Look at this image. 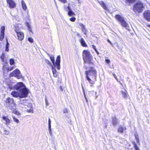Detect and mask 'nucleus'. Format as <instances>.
Masks as SVG:
<instances>
[{
  "instance_id": "obj_10",
  "label": "nucleus",
  "mask_w": 150,
  "mask_h": 150,
  "mask_svg": "<svg viewBox=\"0 0 150 150\" xmlns=\"http://www.w3.org/2000/svg\"><path fill=\"white\" fill-rule=\"evenodd\" d=\"M0 33V40L2 41L3 40L4 36V31L5 27L4 26L1 27Z\"/></svg>"
},
{
  "instance_id": "obj_17",
  "label": "nucleus",
  "mask_w": 150,
  "mask_h": 150,
  "mask_svg": "<svg viewBox=\"0 0 150 150\" xmlns=\"http://www.w3.org/2000/svg\"><path fill=\"white\" fill-rule=\"evenodd\" d=\"M51 67L53 76L54 77H57V71L55 68L56 67H55L54 66H52V67Z\"/></svg>"
},
{
  "instance_id": "obj_35",
  "label": "nucleus",
  "mask_w": 150,
  "mask_h": 150,
  "mask_svg": "<svg viewBox=\"0 0 150 150\" xmlns=\"http://www.w3.org/2000/svg\"><path fill=\"white\" fill-rule=\"evenodd\" d=\"M26 101V100L25 99H24L23 100H20L19 102V103L22 104L23 103H25Z\"/></svg>"
},
{
  "instance_id": "obj_40",
  "label": "nucleus",
  "mask_w": 150,
  "mask_h": 150,
  "mask_svg": "<svg viewBox=\"0 0 150 150\" xmlns=\"http://www.w3.org/2000/svg\"><path fill=\"white\" fill-rule=\"evenodd\" d=\"M136 0H126L128 2L130 3H131L134 2Z\"/></svg>"
},
{
  "instance_id": "obj_50",
  "label": "nucleus",
  "mask_w": 150,
  "mask_h": 150,
  "mask_svg": "<svg viewBox=\"0 0 150 150\" xmlns=\"http://www.w3.org/2000/svg\"><path fill=\"white\" fill-rule=\"evenodd\" d=\"M107 41L108 42H109L111 44V45L113 46V45L112 44V43L109 40H108Z\"/></svg>"
},
{
  "instance_id": "obj_20",
  "label": "nucleus",
  "mask_w": 150,
  "mask_h": 150,
  "mask_svg": "<svg viewBox=\"0 0 150 150\" xmlns=\"http://www.w3.org/2000/svg\"><path fill=\"white\" fill-rule=\"evenodd\" d=\"M126 129L125 127L120 126L118 129V132L121 133H123L124 131Z\"/></svg>"
},
{
  "instance_id": "obj_49",
  "label": "nucleus",
  "mask_w": 150,
  "mask_h": 150,
  "mask_svg": "<svg viewBox=\"0 0 150 150\" xmlns=\"http://www.w3.org/2000/svg\"><path fill=\"white\" fill-rule=\"evenodd\" d=\"M13 67H11L10 68H8V70L10 71L13 70Z\"/></svg>"
},
{
  "instance_id": "obj_7",
  "label": "nucleus",
  "mask_w": 150,
  "mask_h": 150,
  "mask_svg": "<svg viewBox=\"0 0 150 150\" xmlns=\"http://www.w3.org/2000/svg\"><path fill=\"white\" fill-rule=\"evenodd\" d=\"M11 94L13 97L16 98L19 97L20 98H25L27 96L25 94H22L21 91L19 92V91L18 92L15 91H12L11 93Z\"/></svg>"
},
{
  "instance_id": "obj_12",
  "label": "nucleus",
  "mask_w": 150,
  "mask_h": 150,
  "mask_svg": "<svg viewBox=\"0 0 150 150\" xmlns=\"http://www.w3.org/2000/svg\"><path fill=\"white\" fill-rule=\"evenodd\" d=\"M3 121L2 122L5 124L7 126H8L11 122V120L9 119L6 117L4 116L2 117Z\"/></svg>"
},
{
  "instance_id": "obj_34",
  "label": "nucleus",
  "mask_w": 150,
  "mask_h": 150,
  "mask_svg": "<svg viewBox=\"0 0 150 150\" xmlns=\"http://www.w3.org/2000/svg\"><path fill=\"white\" fill-rule=\"evenodd\" d=\"M27 112H32L33 113V109L32 107H31L30 109H27Z\"/></svg>"
},
{
  "instance_id": "obj_18",
  "label": "nucleus",
  "mask_w": 150,
  "mask_h": 150,
  "mask_svg": "<svg viewBox=\"0 0 150 150\" xmlns=\"http://www.w3.org/2000/svg\"><path fill=\"white\" fill-rule=\"evenodd\" d=\"M79 25L81 28V30L85 34H86V30L85 28L84 25L82 23H79Z\"/></svg>"
},
{
  "instance_id": "obj_24",
  "label": "nucleus",
  "mask_w": 150,
  "mask_h": 150,
  "mask_svg": "<svg viewBox=\"0 0 150 150\" xmlns=\"http://www.w3.org/2000/svg\"><path fill=\"white\" fill-rule=\"evenodd\" d=\"M132 144L134 146V147L135 150H139V148L137 146L135 142H132Z\"/></svg>"
},
{
  "instance_id": "obj_33",
  "label": "nucleus",
  "mask_w": 150,
  "mask_h": 150,
  "mask_svg": "<svg viewBox=\"0 0 150 150\" xmlns=\"http://www.w3.org/2000/svg\"><path fill=\"white\" fill-rule=\"evenodd\" d=\"M9 134V132L6 129H4V134L5 135H8Z\"/></svg>"
},
{
  "instance_id": "obj_23",
  "label": "nucleus",
  "mask_w": 150,
  "mask_h": 150,
  "mask_svg": "<svg viewBox=\"0 0 150 150\" xmlns=\"http://www.w3.org/2000/svg\"><path fill=\"white\" fill-rule=\"evenodd\" d=\"M100 4L101 5V6L104 9L107 10L108 9V8L106 6V5L104 3V2L103 1H101L100 3Z\"/></svg>"
},
{
  "instance_id": "obj_51",
  "label": "nucleus",
  "mask_w": 150,
  "mask_h": 150,
  "mask_svg": "<svg viewBox=\"0 0 150 150\" xmlns=\"http://www.w3.org/2000/svg\"><path fill=\"white\" fill-rule=\"evenodd\" d=\"M105 60H106V62H107L108 63H109L110 62V60L108 59H106Z\"/></svg>"
},
{
  "instance_id": "obj_22",
  "label": "nucleus",
  "mask_w": 150,
  "mask_h": 150,
  "mask_svg": "<svg viewBox=\"0 0 150 150\" xmlns=\"http://www.w3.org/2000/svg\"><path fill=\"white\" fill-rule=\"evenodd\" d=\"M80 42L81 45L83 46L84 47H86V46H87V45L85 42V41L83 39V38H82L80 39Z\"/></svg>"
},
{
  "instance_id": "obj_16",
  "label": "nucleus",
  "mask_w": 150,
  "mask_h": 150,
  "mask_svg": "<svg viewBox=\"0 0 150 150\" xmlns=\"http://www.w3.org/2000/svg\"><path fill=\"white\" fill-rule=\"evenodd\" d=\"M115 18L116 20L119 21L120 23L124 20V18L119 15H116Z\"/></svg>"
},
{
  "instance_id": "obj_1",
  "label": "nucleus",
  "mask_w": 150,
  "mask_h": 150,
  "mask_svg": "<svg viewBox=\"0 0 150 150\" xmlns=\"http://www.w3.org/2000/svg\"><path fill=\"white\" fill-rule=\"evenodd\" d=\"M88 71H85L86 77L90 83L93 84L96 80L97 71L93 67H90Z\"/></svg>"
},
{
  "instance_id": "obj_46",
  "label": "nucleus",
  "mask_w": 150,
  "mask_h": 150,
  "mask_svg": "<svg viewBox=\"0 0 150 150\" xmlns=\"http://www.w3.org/2000/svg\"><path fill=\"white\" fill-rule=\"evenodd\" d=\"M113 74V76H114V77L117 80V76H116V75L115 74Z\"/></svg>"
},
{
  "instance_id": "obj_25",
  "label": "nucleus",
  "mask_w": 150,
  "mask_h": 150,
  "mask_svg": "<svg viewBox=\"0 0 150 150\" xmlns=\"http://www.w3.org/2000/svg\"><path fill=\"white\" fill-rule=\"evenodd\" d=\"M127 91L126 90H125V91H121V93L122 94V96L124 98H126L127 97Z\"/></svg>"
},
{
  "instance_id": "obj_37",
  "label": "nucleus",
  "mask_w": 150,
  "mask_h": 150,
  "mask_svg": "<svg viewBox=\"0 0 150 150\" xmlns=\"http://www.w3.org/2000/svg\"><path fill=\"white\" fill-rule=\"evenodd\" d=\"M28 40L31 43H33V39L31 38H28Z\"/></svg>"
},
{
  "instance_id": "obj_3",
  "label": "nucleus",
  "mask_w": 150,
  "mask_h": 150,
  "mask_svg": "<svg viewBox=\"0 0 150 150\" xmlns=\"http://www.w3.org/2000/svg\"><path fill=\"white\" fill-rule=\"evenodd\" d=\"M83 57L85 63H88L89 64H93L92 62L93 56L89 51L87 50H84L83 52Z\"/></svg>"
},
{
  "instance_id": "obj_56",
  "label": "nucleus",
  "mask_w": 150,
  "mask_h": 150,
  "mask_svg": "<svg viewBox=\"0 0 150 150\" xmlns=\"http://www.w3.org/2000/svg\"><path fill=\"white\" fill-rule=\"evenodd\" d=\"M78 1H80V0H78Z\"/></svg>"
},
{
  "instance_id": "obj_32",
  "label": "nucleus",
  "mask_w": 150,
  "mask_h": 150,
  "mask_svg": "<svg viewBox=\"0 0 150 150\" xmlns=\"http://www.w3.org/2000/svg\"><path fill=\"white\" fill-rule=\"evenodd\" d=\"M8 88L9 89H10L11 90H15V88H14V86H12V85L11 84H9L8 85Z\"/></svg>"
},
{
  "instance_id": "obj_28",
  "label": "nucleus",
  "mask_w": 150,
  "mask_h": 150,
  "mask_svg": "<svg viewBox=\"0 0 150 150\" xmlns=\"http://www.w3.org/2000/svg\"><path fill=\"white\" fill-rule=\"evenodd\" d=\"M114 45L115 46L117 47L120 50H122V48L119 46V45L118 43L117 42H116L115 43Z\"/></svg>"
},
{
  "instance_id": "obj_41",
  "label": "nucleus",
  "mask_w": 150,
  "mask_h": 150,
  "mask_svg": "<svg viewBox=\"0 0 150 150\" xmlns=\"http://www.w3.org/2000/svg\"><path fill=\"white\" fill-rule=\"evenodd\" d=\"M51 121L50 120V118H49V119H48V127H51Z\"/></svg>"
},
{
  "instance_id": "obj_29",
  "label": "nucleus",
  "mask_w": 150,
  "mask_h": 150,
  "mask_svg": "<svg viewBox=\"0 0 150 150\" xmlns=\"http://www.w3.org/2000/svg\"><path fill=\"white\" fill-rule=\"evenodd\" d=\"M135 138L137 141V144H139V138L137 134H135Z\"/></svg>"
},
{
  "instance_id": "obj_48",
  "label": "nucleus",
  "mask_w": 150,
  "mask_h": 150,
  "mask_svg": "<svg viewBox=\"0 0 150 150\" xmlns=\"http://www.w3.org/2000/svg\"><path fill=\"white\" fill-rule=\"evenodd\" d=\"M59 88L60 90L61 91H63V88H62V86H59Z\"/></svg>"
},
{
  "instance_id": "obj_9",
  "label": "nucleus",
  "mask_w": 150,
  "mask_h": 150,
  "mask_svg": "<svg viewBox=\"0 0 150 150\" xmlns=\"http://www.w3.org/2000/svg\"><path fill=\"white\" fill-rule=\"evenodd\" d=\"M143 15L144 18L147 21H150V11L149 10L145 11Z\"/></svg>"
},
{
  "instance_id": "obj_27",
  "label": "nucleus",
  "mask_w": 150,
  "mask_h": 150,
  "mask_svg": "<svg viewBox=\"0 0 150 150\" xmlns=\"http://www.w3.org/2000/svg\"><path fill=\"white\" fill-rule=\"evenodd\" d=\"M12 117L14 122H16L17 124H18L19 123V121L17 118H16L13 115L12 116Z\"/></svg>"
},
{
  "instance_id": "obj_19",
  "label": "nucleus",
  "mask_w": 150,
  "mask_h": 150,
  "mask_svg": "<svg viewBox=\"0 0 150 150\" xmlns=\"http://www.w3.org/2000/svg\"><path fill=\"white\" fill-rule=\"evenodd\" d=\"M112 123L113 125L114 126H115L118 123V120L115 117L112 118Z\"/></svg>"
},
{
  "instance_id": "obj_45",
  "label": "nucleus",
  "mask_w": 150,
  "mask_h": 150,
  "mask_svg": "<svg viewBox=\"0 0 150 150\" xmlns=\"http://www.w3.org/2000/svg\"><path fill=\"white\" fill-rule=\"evenodd\" d=\"M45 101L46 105H48V103L47 102V98H46L45 99Z\"/></svg>"
},
{
  "instance_id": "obj_5",
  "label": "nucleus",
  "mask_w": 150,
  "mask_h": 150,
  "mask_svg": "<svg viewBox=\"0 0 150 150\" xmlns=\"http://www.w3.org/2000/svg\"><path fill=\"white\" fill-rule=\"evenodd\" d=\"M48 55L50 56V59L53 65L58 70H59L60 69V56L59 55L57 57L56 61L55 62L54 58L53 56H50L49 54Z\"/></svg>"
},
{
  "instance_id": "obj_26",
  "label": "nucleus",
  "mask_w": 150,
  "mask_h": 150,
  "mask_svg": "<svg viewBox=\"0 0 150 150\" xmlns=\"http://www.w3.org/2000/svg\"><path fill=\"white\" fill-rule=\"evenodd\" d=\"M6 42H6V46L5 50L6 51H9L8 48H9V44L8 43L7 39L6 40Z\"/></svg>"
},
{
  "instance_id": "obj_2",
  "label": "nucleus",
  "mask_w": 150,
  "mask_h": 150,
  "mask_svg": "<svg viewBox=\"0 0 150 150\" xmlns=\"http://www.w3.org/2000/svg\"><path fill=\"white\" fill-rule=\"evenodd\" d=\"M4 105L8 109L12 110L13 113L17 115L18 114V112L16 111L15 110L14 111V110L16 108V105L14 102L13 99L9 97L7 98L5 100Z\"/></svg>"
},
{
  "instance_id": "obj_15",
  "label": "nucleus",
  "mask_w": 150,
  "mask_h": 150,
  "mask_svg": "<svg viewBox=\"0 0 150 150\" xmlns=\"http://www.w3.org/2000/svg\"><path fill=\"white\" fill-rule=\"evenodd\" d=\"M15 32L17 33L18 38L20 40H22L24 38V34L23 33L21 32H18L15 30Z\"/></svg>"
},
{
  "instance_id": "obj_8",
  "label": "nucleus",
  "mask_w": 150,
  "mask_h": 150,
  "mask_svg": "<svg viewBox=\"0 0 150 150\" xmlns=\"http://www.w3.org/2000/svg\"><path fill=\"white\" fill-rule=\"evenodd\" d=\"M10 77L14 76L17 77L18 79H21L22 77V76L21 75L20 71L17 69L11 72L10 74Z\"/></svg>"
},
{
  "instance_id": "obj_55",
  "label": "nucleus",
  "mask_w": 150,
  "mask_h": 150,
  "mask_svg": "<svg viewBox=\"0 0 150 150\" xmlns=\"http://www.w3.org/2000/svg\"><path fill=\"white\" fill-rule=\"evenodd\" d=\"M78 3L80 5L81 4L80 1H78Z\"/></svg>"
},
{
  "instance_id": "obj_44",
  "label": "nucleus",
  "mask_w": 150,
  "mask_h": 150,
  "mask_svg": "<svg viewBox=\"0 0 150 150\" xmlns=\"http://www.w3.org/2000/svg\"><path fill=\"white\" fill-rule=\"evenodd\" d=\"M51 127H49V133H50V134L52 133V131H51Z\"/></svg>"
},
{
  "instance_id": "obj_54",
  "label": "nucleus",
  "mask_w": 150,
  "mask_h": 150,
  "mask_svg": "<svg viewBox=\"0 0 150 150\" xmlns=\"http://www.w3.org/2000/svg\"><path fill=\"white\" fill-rule=\"evenodd\" d=\"M148 27H150V25L148 24L147 25Z\"/></svg>"
},
{
  "instance_id": "obj_53",
  "label": "nucleus",
  "mask_w": 150,
  "mask_h": 150,
  "mask_svg": "<svg viewBox=\"0 0 150 150\" xmlns=\"http://www.w3.org/2000/svg\"><path fill=\"white\" fill-rule=\"evenodd\" d=\"M84 96H85V99H86V101L87 102L88 100H87V99L86 98V96H85V95H84Z\"/></svg>"
},
{
  "instance_id": "obj_31",
  "label": "nucleus",
  "mask_w": 150,
  "mask_h": 150,
  "mask_svg": "<svg viewBox=\"0 0 150 150\" xmlns=\"http://www.w3.org/2000/svg\"><path fill=\"white\" fill-rule=\"evenodd\" d=\"M45 62L48 64L49 65L51 66V67H52V66H53L51 62L48 60L47 59H45Z\"/></svg>"
},
{
  "instance_id": "obj_42",
  "label": "nucleus",
  "mask_w": 150,
  "mask_h": 150,
  "mask_svg": "<svg viewBox=\"0 0 150 150\" xmlns=\"http://www.w3.org/2000/svg\"><path fill=\"white\" fill-rule=\"evenodd\" d=\"M59 1L64 3H65L67 2V0H59Z\"/></svg>"
},
{
  "instance_id": "obj_43",
  "label": "nucleus",
  "mask_w": 150,
  "mask_h": 150,
  "mask_svg": "<svg viewBox=\"0 0 150 150\" xmlns=\"http://www.w3.org/2000/svg\"><path fill=\"white\" fill-rule=\"evenodd\" d=\"M63 112L64 113H67V109H65L63 110Z\"/></svg>"
},
{
  "instance_id": "obj_38",
  "label": "nucleus",
  "mask_w": 150,
  "mask_h": 150,
  "mask_svg": "<svg viewBox=\"0 0 150 150\" xmlns=\"http://www.w3.org/2000/svg\"><path fill=\"white\" fill-rule=\"evenodd\" d=\"M69 19L71 21L74 22L75 21L76 18L75 17H73L70 18Z\"/></svg>"
},
{
  "instance_id": "obj_39",
  "label": "nucleus",
  "mask_w": 150,
  "mask_h": 150,
  "mask_svg": "<svg viewBox=\"0 0 150 150\" xmlns=\"http://www.w3.org/2000/svg\"><path fill=\"white\" fill-rule=\"evenodd\" d=\"M4 54L3 53H2L0 56V58L1 59V61L3 62H4Z\"/></svg>"
},
{
  "instance_id": "obj_30",
  "label": "nucleus",
  "mask_w": 150,
  "mask_h": 150,
  "mask_svg": "<svg viewBox=\"0 0 150 150\" xmlns=\"http://www.w3.org/2000/svg\"><path fill=\"white\" fill-rule=\"evenodd\" d=\"M9 63L11 65L14 64L15 63L14 59H11L9 60Z\"/></svg>"
},
{
  "instance_id": "obj_14",
  "label": "nucleus",
  "mask_w": 150,
  "mask_h": 150,
  "mask_svg": "<svg viewBox=\"0 0 150 150\" xmlns=\"http://www.w3.org/2000/svg\"><path fill=\"white\" fill-rule=\"evenodd\" d=\"M67 11L68 12V14L69 16H71L73 15H75V14L72 10L69 5L67 6Z\"/></svg>"
},
{
  "instance_id": "obj_6",
  "label": "nucleus",
  "mask_w": 150,
  "mask_h": 150,
  "mask_svg": "<svg viewBox=\"0 0 150 150\" xmlns=\"http://www.w3.org/2000/svg\"><path fill=\"white\" fill-rule=\"evenodd\" d=\"M144 8V7L143 3L139 1L134 5L133 9L135 12L137 11L139 12H141Z\"/></svg>"
},
{
  "instance_id": "obj_36",
  "label": "nucleus",
  "mask_w": 150,
  "mask_h": 150,
  "mask_svg": "<svg viewBox=\"0 0 150 150\" xmlns=\"http://www.w3.org/2000/svg\"><path fill=\"white\" fill-rule=\"evenodd\" d=\"M26 25H27V26L28 27V30L30 32H32L31 28L30 26V25H29V23H26Z\"/></svg>"
},
{
  "instance_id": "obj_13",
  "label": "nucleus",
  "mask_w": 150,
  "mask_h": 150,
  "mask_svg": "<svg viewBox=\"0 0 150 150\" xmlns=\"http://www.w3.org/2000/svg\"><path fill=\"white\" fill-rule=\"evenodd\" d=\"M120 24L122 26L124 27L126 29L128 30H130V26L125 21V20H124L123 21V22L122 21Z\"/></svg>"
},
{
  "instance_id": "obj_11",
  "label": "nucleus",
  "mask_w": 150,
  "mask_h": 150,
  "mask_svg": "<svg viewBox=\"0 0 150 150\" xmlns=\"http://www.w3.org/2000/svg\"><path fill=\"white\" fill-rule=\"evenodd\" d=\"M7 3L8 4L9 7L13 8L16 6V4L13 0H6Z\"/></svg>"
},
{
  "instance_id": "obj_4",
  "label": "nucleus",
  "mask_w": 150,
  "mask_h": 150,
  "mask_svg": "<svg viewBox=\"0 0 150 150\" xmlns=\"http://www.w3.org/2000/svg\"><path fill=\"white\" fill-rule=\"evenodd\" d=\"M15 90L21 92L22 93L25 94L27 96L28 93V90L26 88L25 85L22 82H19L14 85Z\"/></svg>"
},
{
  "instance_id": "obj_52",
  "label": "nucleus",
  "mask_w": 150,
  "mask_h": 150,
  "mask_svg": "<svg viewBox=\"0 0 150 150\" xmlns=\"http://www.w3.org/2000/svg\"><path fill=\"white\" fill-rule=\"evenodd\" d=\"M95 51L96 52V53L98 54H99V53L97 51V50H95Z\"/></svg>"
},
{
  "instance_id": "obj_47",
  "label": "nucleus",
  "mask_w": 150,
  "mask_h": 150,
  "mask_svg": "<svg viewBox=\"0 0 150 150\" xmlns=\"http://www.w3.org/2000/svg\"><path fill=\"white\" fill-rule=\"evenodd\" d=\"M92 48H93V49H94L95 51L96 50V46L94 45H92Z\"/></svg>"
},
{
  "instance_id": "obj_21",
  "label": "nucleus",
  "mask_w": 150,
  "mask_h": 150,
  "mask_svg": "<svg viewBox=\"0 0 150 150\" xmlns=\"http://www.w3.org/2000/svg\"><path fill=\"white\" fill-rule=\"evenodd\" d=\"M21 4L23 9L25 10L27 8V7L26 4L23 0L21 1Z\"/></svg>"
}]
</instances>
